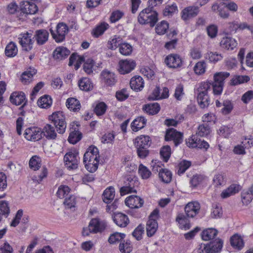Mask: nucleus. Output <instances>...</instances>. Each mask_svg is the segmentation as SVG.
<instances>
[{"label": "nucleus", "instance_id": "nucleus-1", "mask_svg": "<svg viewBox=\"0 0 253 253\" xmlns=\"http://www.w3.org/2000/svg\"><path fill=\"white\" fill-rule=\"evenodd\" d=\"M229 73L227 72L216 73L213 76L214 81L211 84L209 81L202 82L199 84L196 91L197 94H208L212 85L213 93L214 95H219L221 94L224 85V81L228 77Z\"/></svg>", "mask_w": 253, "mask_h": 253}, {"label": "nucleus", "instance_id": "nucleus-2", "mask_svg": "<svg viewBox=\"0 0 253 253\" xmlns=\"http://www.w3.org/2000/svg\"><path fill=\"white\" fill-rule=\"evenodd\" d=\"M99 158L98 148L95 146L89 147L84 156V163L88 171L94 172L97 169Z\"/></svg>", "mask_w": 253, "mask_h": 253}, {"label": "nucleus", "instance_id": "nucleus-3", "mask_svg": "<svg viewBox=\"0 0 253 253\" xmlns=\"http://www.w3.org/2000/svg\"><path fill=\"white\" fill-rule=\"evenodd\" d=\"M151 140L148 135H140L135 139V145L137 149L138 156L141 159L146 158L149 154L148 148L150 146Z\"/></svg>", "mask_w": 253, "mask_h": 253}, {"label": "nucleus", "instance_id": "nucleus-4", "mask_svg": "<svg viewBox=\"0 0 253 253\" xmlns=\"http://www.w3.org/2000/svg\"><path fill=\"white\" fill-rule=\"evenodd\" d=\"M158 20L157 12L156 11H153L150 7L142 10L138 16V21L140 24H149L152 27L155 26Z\"/></svg>", "mask_w": 253, "mask_h": 253}, {"label": "nucleus", "instance_id": "nucleus-5", "mask_svg": "<svg viewBox=\"0 0 253 253\" xmlns=\"http://www.w3.org/2000/svg\"><path fill=\"white\" fill-rule=\"evenodd\" d=\"M49 119L56 128L59 133L63 134L66 128L65 117L62 112L57 111L49 116Z\"/></svg>", "mask_w": 253, "mask_h": 253}, {"label": "nucleus", "instance_id": "nucleus-6", "mask_svg": "<svg viewBox=\"0 0 253 253\" xmlns=\"http://www.w3.org/2000/svg\"><path fill=\"white\" fill-rule=\"evenodd\" d=\"M78 152L76 150L67 153L64 157V161L66 167L70 169H75L78 167L79 158Z\"/></svg>", "mask_w": 253, "mask_h": 253}, {"label": "nucleus", "instance_id": "nucleus-7", "mask_svg": "<svg viewBox=\"0 0 253 253\" xmlns=\"http://www.w3.org/2000/svg\"><path fill=\"white\" fill-rule=\"evenodd\" d=\"M106 226V221L99 218H92L88 225L89 232L93 233L102 232L105 229Z\"/></svg>", "mask_w": 253, "mask_h": 253}, {"label": "nucleus", "instance_id": "nucleus-8", "mask_svg": "<svg viewBox=\"0 0 253 253\" xmlns=\"http://www.w3.org/2000/svg\"><path fill=\"white\" fill-rule=\"evenodd\" d=\"M166 64L170 68H180L183 64L182 58L177 54H170L165 60Z\"/></svg>", "mask_w": 253, "mask_h": 253}, {"label": "nucleus", "instance_id": "nucleus-9", "mask_svg": "<svg viewBox=\"0 0 253 253\" xmlns=\"http://www.w3.org/2000/svg\"><path fill=\"white\" fill-rule=\"evenodd\" d=\"M68 31V27L64 23H59L56 27V33L50 30L53 38L57 42H62L65 39L66 34Z\"/></svg>", "mask_w": 253, "mask_h": 253}, {"label": "nucleus", "instance_id": "nucleus-10", "mask_svg": "<svg viewBox=\"0 0 253 253\" xmlns=\"http://www.w3.org/2000/svg\"><path fill=\"white\" fill-rule=\"evenodd\" d=\"M183 134L171 128L168 129L166 133L165 140H173L175 146H178L182 141Z\"/></svg>", "mask_w": 253, "mask_h": 253}, {"label": "nucleus", "instance_id": "nucleus-11", "mask_svg": "<svg viewBox=\"0 0 253 253\" xmlns=\"http://www.w3.org/2000/svg\"><path fill=\"white\" fill-rule=\"evenodd\" d=\"M200 208V204L198 202L188 203L184 208L186 216L189 218L194 217L199 212Z\"/></svg>", "mask_w": 253, "mask_h": 253}, {"label": "nucleus", "instance_id": "nucleus-12", "mask_svg": "<svg viewBox=\"0 0 253 253\" xmlns=\"http://www.w3.org/2000/svg\"><path fill=\"white\" fill-rule=\"evenodd\" d=\"M42 131L38 127H29L24 132L25 137L30 141H38L42 138Z\"/></svg>", "mask_w": 253, "mask_h": 253}, {"label": "nucleus", "instance_id": "nucleus-13", "mask_svg": "<svg viewBox=\"0 0 253 253\" xmlns=\"http://www.w3.org/2000/svg\"><path fill=\"white\" fill-rule=\"evenodd\" d=\"M19 43L21 45L23 50L28 51L33 48V41L32 40V34L28 32L21 35L18 38Z\"/></svg>", "mask_w": 253, "mask_h": 253}, {"label": "nucleus", "instance_id": "nucleus-14", "mask_svg": "<svg viewBox=\"0 0 253 253\" xmlns=\"http://www.w3.org/2000/svg\"><path fill=\"white\" fill-rule=\"evenodd\" d=\"M199 6H190L185 7L181 12V18L184 21L196 17L199 13Z\"/></svg>", "mask_w": 253, "mask_h": 253}, {"label": "nucleus", "instance_id": "nucleus-15", "mask_svg": "<svg viewBox=\"0 0 253 253\" xmlns=\"http://www.w3.org/2000/svg\"><path fill=\"white\" fill-rule=\"evenodd\" d=\"M101 79L105 85L110 86L114 85L117 82L115 74L107 70L102 71Z\"/></svg>", "mask_w": 253, "mask_h": 253}, {"label": "nucleus", "instance_id": "nucleus-16", "mask_svg": "<svg viewBox=\"0 0 253 253\" xmlns=\"http://www.w3.org/2000/svg\"><path fill=\"white\" fill-rule=\"evenodd\" d=\"M126 205L131 209L139 208L144 204V200L137 196L131 195L125 200Z\"/></svg>", "mask_w": 253, "mask_h": 253}, {"label": "nucleus", "instance_id": "nucleus-17", "mask_svg": "<svg viewBox=\"0 0 253 253\" xmlns=\"http://www.w3.org/2000/svg\"><path fill=\"white\" fill-rule=\"evenodd\" d=\"M119 71L121 74L129 73L135 66V63L133 60H122L119 62Z\"/></svg>", "mask_w": 253, "mask_h": 253}, {"label": "nucleus", "instance_id": "nucleus-18", "mask_svg": "<svg viewBox=\"0 0 253 253\" xmlns=\"http://www.w3.org/2000/svg\"><path fill=\"white\" fill-rule=\"evenodd\" d=\"M237 41L231 37H223L220 42V46L228 50H232L237 47Z\"/></svg>", "mask_w": 253, "mask_h": 253}, {"label": "nucleus", "instance_id": "nucleus-19", "mask_svg": "<svg viewBox=\"0 0 253 253\" xmlns=\"http://www.w3.org/2000/svg\"><path fill=\"white\" fill-rule=\"evenodd\" d=\"M49 33L45 29L38 30L35 31L33 38H35L39 45L44 44L48 40Z\"/></svg>", "mask_w": 253, "mask_h": 253}, {"label": "nucleus", "instance_id": "nucleus-20", "mask_svg": "<svg viewBox=\"0 0 253 253\" xmlns=\"http://www.w3.org/2000/svg\"><path fill=\"white\" fill-rule=\"evenodd\" d=\"M21 13L24 14H34L38 10V6L34 3L24 1L21 5Z\"/></svg>", "mask_w": 253, "mask_h": 253}, {"label": "nucleus", "instance_id": "nucleus-21", "mask_svg": "<svg viewBox=\"0 0 253 253\" xmlns=\"http://www.w3.org/2000/svg\"><path fill=\"white\" fill-rule=\"evenodd\" d=\"M113 220L117 225L121 227H126L129 222L127 216L121 212L115 214Z\"/></svg>", "mask_w": 253, "mask_h": 253}, {"label": "nucleus", "instance_id": "nucleus-22", "mask_svg": "<svg viewBox=\"0 0 253 253\" xmlns=\"http://www.w3.org/2000/svg\"><path fill=\"white\" fill-rule=\"evenodd\" d=\"M144 81L140 76H135L130 81L131 88L136 91H140L144 87Z\"/></svg>", "mask_w": 253, "mask_h": 253}, {"label": "nucleus", "instance_id": "nucleus-23", "mask_svg": "<svg viewBox=\"0 0 253 253\" xmlns=\"http://www.w3.org/2000/svg\"><path fill=\"white\" fill-rule=\"evenodd\" d=\"M223 241L220 239H216L208 244L209 253H216L220 252L223 247Z\"/></svg>", "mask_w": 253, "mask_h": 253}, {"label": "nucleus", "instance_id": "nucleus-24", "mask_svg": "<svg viewBox=\"0 0 253 253\" xmlns=\"http://www.w3.org/2000/svg\"><path fill=\"white\" fill-rule=\"evenodd\" d=\"M70 53V51L66 47L59 46L54 50L53 56L55 59L62 60L66 58Z\"/></svg>", "mask_w": 253, "mask_h": 253}, {"label": "nucleus", "instance_id": "nucleus-25", "mask_svg": "<svg viewBox=\"0 0 253 253\" xmlns=\"http://www.w3.org/2000/svg\"><path fill=\"white\" fill-rule=\"evenodd\" d=\"M142 109L149 115H154L159 112L160 106L158 103H150L144 105Z\"/></svg>", "mask_w": 253, "mask_h": 253}, {"label": "nucleus", "instance_id": "nucleus-26", "mask_svg": "<svg viewBox=\"0 0 253 253\" xmlns=\"http://www.w3.org/2000/svg\"><path fill=\"white\" fill-rule=\"evenodd\" d=\"M240 190V186L238 184H232L228 188L224 190L221 194V197L227 198L230 196L238 193Z\"/></svg>", "mask_w": 253, "mask_h": 253}, {"label": "nucleus", "instance_id": "nucleus-27", "mask_svg": "<svg viewBox=\"0 0 253 253\" xmlns=\"http://www.w3.org/2000/svg\"><path fill=\"white\" fill-rule=\"evenodd\" d=\"M158 227L156 220L149 219L147 222L146 229L147 236L152 237L157 230Z\"/></svg>", "mask_w": 253, "mask_h": 253}, {"label": "nucleus", "instance_id": "nucleus-28", "mask_svg": "<svg viewBox=\"0 0 253 253\" xmlns=\"http://www.w3.org/2000/svg\"><path fill=\"white\" fill-rule=\"evenodd\" d=\"M66 104L70 110L74 112L78 111L81 107L80 101L77 99L73 97L67 99Z\"/></svg>", "mask_w": 253, "mask_h": 253}, {"label": "nucleus", "instance_id": "nucleus-29", "mask_svg": "<svg viewBox=\"0 0 253 253\" xmlns=\"http://www.w3.org/2000/svg\"><path fill=\"white\" fill-rule=\"evenodd\" d=\"M146 120L143 116L136 118L131 123V126L133 131H137L143 128L146 125Z\"/></svg>", "mask_w": 253, "mask_h": 253}, {"label": "nucleus", "instance_id": "nucleus-30", "mask_svg": "<svg viewBox=\"0 0 253 253\" xmlns=\"http://www.w3.org/2000/svg\"><path fill=\"white\" fill-rule=\"evenodd\" d=\"M25 100V95L23 92H13L10 97V102L16 105L21 104Z\"/></svg>", "mask_w": 253, "mask_h": 253}, {"label": "nucleus", "instance_id": "nucleus-31", "mask_svg": "<svg viewBox=\"0 0 253 253\" xmlns=\"http://www.w3.org/2000/svg\"><path fill=\"white\" fill-rule=\"evenodd\" d=\"M218 231L215 229L212 228H208L202 232L201 236L203 240L209 241L214 239Z\"/></svg>", "mask_w": 253, "mask_h": 253}, {"label": "nucleus", "instance_id": "nucleus-32", "mask_svg": "<svg viewBox=\"0 0 253 253\" xmlns=\"http://www.w3.org/2000/svg\"><path fill=\"white\" fill-rule=\"evenodd\" d=\"M42 132L48 139H54L56 137L54 127L49 124H46L44 126Z\"/></svg>", "mask_w": 253, "mask_h": 253}, {"label": "nucleus", "instance_id": "nucleus-33", "mask_svg": "<svg viewBox=\"0 0 253 253\" xmlns=\"http://www.w3.org/2000/svg\"><path fill=\"white\" fill-rule=\"evenodd\" d=\"M230 244L233 247L238 250H241L244 246L242 238L237 234H235L231 237Z\"/></svg>", "mask_w": 253, "mask_h": 253}, {"label": "nucleus", "instance_id": "nucleus-34", "mask_svg": "<svg viewBox=\"0 0 253 253\" xmlns=\"http://www.w3.org/2000/svg\"><path fill=\"white\" fill-rule=\"evenodd\" d=\"M115 190L112 187H110L104 191L102 195V199L106 203H110L114 198Z\"/></svg>", "mask_w": 253, "mask_h": 253}, {"label": "nucleus", "instance_id": "nucleus-35", "mask_svg": "<svg viewBox=\"0 0 253 253\" xmlns=\"http://www.w3.org/2000/svg\"><path fill=\"white\" fill-rule=\"evenodd\" d=\"M18 52V49L16 44L11 42L6 46L5 49V54L6 56L9 57H14Z\"/></svg>", "mask_w": 253, "mask_h": 253}, {"label": "nucleus", "instance_id": "nucleus-36", "mask_svg": "<svg viewBox=\"0 0 253 253\" xmlns=\"http://www.w3.org/2000/svg\"><path fill=\"white\" fill-rule=\"evenodd\" d=\"M159 175L161 180L166 183H169L172 179L171 172L166 169H160Z\"/></svg>", "mask_w": 253, "mask_h": 253}, {"label": "nucleus", "instance_id": "nucleus-37", "mask_svg": "<svg viewBox=\"0 0 253 253\" xmlns=\"http://www.w3.org/2000/svg\"><path fill=\"white\" fill-rule=\"evenodd\" d=\"M241 196L243 204H249L253 199V185L248 190L243 191Z\"/></svg>", "mask_w": 253, "mask_h": 253}, {"label": "nucleus", "instance_id": "nucleus-38", "mask_svg": "<svg viewBox=\"0 0 253 253\" xmlns=\"http://www.w3.org/2000/svg\"><path fill=\"white\" fill-rule=\"evenodd\" d=\"M108 28V24L106 22H102L93 30L92 34L94 37L98 38L102 35Z\"/></svg>", "mask_w": 253, "mask_h": 253}, {"label": "nucleus", "instance_id": "nucleus-39", "mask_svg": "<svg viewBox=\"0 0 253 253\" xmlns=\"http://www.w3.org/2000/svg\"><path fill=\"white\" fill-rule=\"evenodd\" d=\"M197 101L202 108L208 107L210 104L208 94H197Z\"/></svg>", "mask_w": 253, "mask_h": 253}, {"label": "nucleus", "instance_id": "nucleus-40", "mask_svg": "<svg viewBox=\"0 0 253 253\" xmlns=\"http://www.w3.org/2000/svg\"><path fill=\"white\" fill-rule=\"evenodd\" d=\"M126 237V235L124 233L115 232L112 234L109 239L108 242L111 244H114L117 243L122 242Z\"/></svg>", "mask_w": 253, "mask_h": 253}, {"label": "nucleus", "instance_id": "nucleus-41", "mask_svg": "<svg viewBox=\"0 0 253 253\" xmlns=\"http://www.w3.org/2000/svg\"><path fill=\"white\" fill-rule=\"evenodd\" d=\"M52 99L48 95H44L41 97L38 101V104L39 107L42 108L49 107L52 104Z\"/></svg>", "mask_w": 253, "mask_h": 253}, {"label": "nucleus", "instance_id": "nucleus-42", "mask_svg": "<svg viewBox=\"0 0 253 253\" xmlns=\"http://www.w3.org/2000/svg\"><path fill=\"white\" fill-rule=\"evenodd\" d=\"M132 250V246L130 241L123 240L119 245V250L122 253H130Z\"/></svg>", "mask_w": 253, "mask_h": 253}, {"label": "nucleus", "instance_id": "nucleus-43", "mask_svg": "<svg viewBox=\"0 0 253 253\" xmlns=\"http://www.w3.org/2000/svg\"><path fill=\"white\" fill-rule=\"evenodd\" d=\"M36 70L34 69H30V71L24 72L21 75V80L25 84L30 83L33 75L36 74Z\"/></svg>", "mask_w": 253, "mask_h": 253}, {"label": "nucleus", "instance_id": "nucleus-44", "mask_svg": "<svg viewBox=\"0 0 253 253\" xmlns=\"http://www.w3.org/2000/svg\"><path fill=\"white\" fill-rule=\"evenodd\" d=\"M169 28V23L166 21H162L156 26V32L159 35H163L166 33Z\"/></svg>", "mask_w": 253, "mask_h": 253}, {"label": "nucleus", "instance_id": "nucleus-45", "mask_svg": "<svg viewBox=\"0 0 253 253\" xmlns=\"http://www.w3.org/2000/svg\"><path fill=\"white\" fill-rule=\"evenodd\" d=\"M79 86L81 89L84 91H88L93 87L90 80L86 78H83L79 81Z\"/></svg>", "mask_w": 253, "mask_h": 253}, {"label": "nucleus", "instance_id": "nucleus-46", "mask_svg": "<svg viewBox=\"0 0 253 253\" xmlns=\"http://www.w3.org/2000/svg\"><path fill=\"white\" fill-rule=\"evenodd\" d=\"M82 138V133L78 130H74L71 132L68 137V141L73 144L79 142Z\"/></svg>", "mask_w": 253, "mask_h": 253}, {"label": "nucleus", "instance_id": "nucleus-47", "mask_svg": "<svg viewBox=\"0 0 253 253\" xmlns=\"http://www.w3.org/2000/svg\"><path fill=\"white\" fill-rule=\"evenodd\" d=\"M29 167L31 169L36 170L41 167V160L37 156H33L29 161Z\"/></svg>", "mask_w": 253, "mask_h": 253}, {"label": "nucleus", "instance_id": "nucleus-48", "mask_svg": "<svg viewBox=\"0 0 253 253\" xmlns=\"http://www.w3.org/2000/svg\"><path fill=\"white\" fill-rule=\"evenodd\" d=\"M122 39L120 37H117L116 36L114 38L110 39L108 42V48L115 50L119 46H120L122 44Z\"/></svg>", "mask_w": 253, "mask_h": 253}, {"label": "nucleus", "instance_id": "nucleus-49", "mask_svg": "<svg viewBox=\"0 0 253 253\" xmlns=\"http://www.w3.org/2000/svg\"><path fill=\"white\" fill-rule=\"evenodd\" d=\"M207 177L203 175H194L190 180V183L192 187H196L205 181Z\"/></svg>", "mask_w": 253, "mask_h": 253}, {"label": "nucleus", "instance_id": "nucleus-50", "mask_svg": "<svg viewBox=\"0 0 253 253\" xmlns=\"http://www.w3.org/2000/svg\"><path fill=\"white\" fill-rule=\"evenodd\" d=\"M206 67V62L204 61H201L196 64L194 67V70L197 75H200L205 73Z\"/></svg>", "mask_w": 253, "mask_h": 253}, {"label": "nucleus", "instance_id": "nucleus-51", "mask_svg": "<svg viewBox=\"0 0 253 253\" xmlns=\"http://www.w3.org/2000/svg\"><path fill=\"white\" fill-rule=\"evenodd\" d=\"M160 154L163 160L166 162H168L171 155V148L170 146L169 145L164 146L161 148Z\"/></svg>", "mask_w": 253, "mask_h": 253}, {"label": "nucleus", "instance_id": "nucleus-52", "mask_svg": "<svg viewBox=\"0 0 253 253\" xmlns=\"http://www.w3.org/2000/svg\"><path fill=\"white\" fill-rule=\"evenodd\" d=\"M250 80L248 76H237L234 77L231 81V84L236 85L240 84L247 83Z\"/></svg>", "mask_w": 253, "mask_h": 253}, {"label": "nucleus", "instance_id": "nucleus-53", "mask_svg": "<svg viewBox=\"0 0 253 253\" xmlns=\"http://www.w3.org/2000/svg\"><path fill=\"white\" fill-rule=\"evenodd\" d=\"M191 165V163L190 161H182L178 165L177 174L178 175L183 174L190 167Z\"/></svg>", "mask_w": 253, "mask_h": 253}, {"label": "nucleus", "instance_id": "nucleus-54", "mask_svg": "<svg viewBox=\"0 0 253 253\" xmlns=\"http://www.w3.org/2000/svg\"><path fill=\"white\" fill-rule=\"evenodd\" d=\"M70 189L67 186L61 185L56 193L57 197L60 199L65 198L70 193Z\"/></svg>", "mask_w": 253, "mask_h": 253}, {"label": "nucleus", "instance_id": "nucleus-55", "mask_svg": "<svg viewBox=\"0 0 253 253\" xmlns=\"http://www.w3.org/2000/svg\"><path fill=\"white\" fill-rule=\"evenodd\" d=\"M119 50L122 55L127 56L131 53L132 47L129 43H122L120 46Z\"/></svg>", "mask_w": 253, "mask_h": 253}, {"label": "nucleus", "instance_id": "nucleus-56", "mask_svg": "<svg viewBox=\"0 0 253 253\" xmlns=\"http://www.w3.org/2000/svg\"><path fill=\"white\" fill-rule=\"evenodd\" d=\"M138 173L143 179H148L151 174L149 169L142 164L139 166Z\"/></svg>", "mask_w": 253, "mask_h": 253}, {"label": "nucleus", "instance_id": "nucleus-57", "mask_svg": "<svg viewBox=\"0 0 253 253\" xmlns=\"http://www.w3.org/2000/svg\"><path fill=\"white\" fill-rule=\"evenodd\" d=\"M210 128L207 125H201L199 126L196 135L200 136L208 135L210 133Z\"/></svg>", "mask_w": 253, "mask_h": 253}, {"label": "nucleus", "instance_id": "nucleus-58", "mask_svg": "<svg viewBox=\"0 0 253 253\" xmlns=\"http://www.w3.org/2000/svg\"><path fill=\"white\" fill-rule=\"evenodd\" d=\"M124 15V13L119 10L113 11L110 17V21L111 23H116L121 19Z\"/></svg>", "mask_w": 253, "mask_h": 253}, {"label": "nucleus", "instance_id": "nucleus-59", "mask_svg": "<svg viewBox=\"0 0 253 253\" xmlns=\"http://www.w3.org/2000/svg\"><path fill=\"white\" fill-rule=\"evenodd\" d=\"M129 96V93L126 88L118 90L116 93L117 99L120 101H124Z\"/></svg>", "mask_w": 253, "mask_h": 253}, {"label": "nucleus", "instance_id": "nucleus-60", "mask_svg": "<svg viewBox=\"0 0 253 253\" xmlns=\"http://www.w3.org/2000/svg\"><path fill=\"white\" fill-rule=\"evenodd\" d=\"M94 61L91 59H87L84 63L83 68L85 72L90 74L93 72L92 68L94 66Z\"/></svg>", "mask_w": 253, "mask_h": 253}, {"label": "nucleus", "instance_id": "nucleus-61", "mask_svg": "<svg viewBox=\"0 0 253 253\" xmlns=\"http://www.w3.org/2000/svg\"><path fill=\"white\" fill-rule=\"evenodd\" d=\"M225 180L223 175L221 174H217L214 175L213 178V183L215 186L218 187L225 184Z\"/></svg>", "mask_w": 253, "mask_h": 253}, {"label": "nucleus", "instance_id": "nucleus-62", "mask_svg": "<svg viewBox=\"0 0 253 253\" xmlns=\"http://www.w3.org/2000/svg\"><path fill=\"white\" fill-rule=\"evenodd\" d=\"M107 105L103 102L99 103L94 108V112L97 116L103 115L106 110Z\"/></svg>", "mask_w": 253, "mask_h": 253}, {"label": "nucleus", "instance_id": "nucleus-63", "mask_svg": "<svg viewBox=\"0 0 253 253\" xmlns=\"http://www.w3.org/2000/svg\"><path fill=\"white\" fill-rule=\"evenodd\" d=\"M10 212L8 204L5 201H0V215H5L6 216Z\"/></svg>", "mask_w": 253, "mask_h": 253}, {"label": "nucleus", "instance_id": "nucleus-64", "mask_svg": "<svg viewBox=\"0 0 253 253\" xmlns=\"http://www.w3.org/2000/svg\"><path fill=\"white\" fill-rule=\"evenodd\" d=\"M76 204V198L74 195H70L69 197H66L64 202V204L68 209L74 208Z\"/></svg>", "mask_w": 253, "mask_h": 253}]
</instances>
